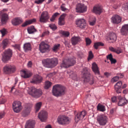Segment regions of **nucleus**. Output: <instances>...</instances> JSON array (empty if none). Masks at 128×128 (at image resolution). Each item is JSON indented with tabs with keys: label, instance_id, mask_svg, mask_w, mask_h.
Segmentation results:
<instances>
[{
	"label": "nucleus",
	"instance_id": "bb28decb",
	"mask_svg": "<svg viewBox=\"0 0 128 128\" xmlns=\"http://www.w3.org/2000/svg\"><path fill=\"white\" fill-rule=\"evenodd\" d=\"M122 85V82L121 81L118 82L115 85V90L118 93L121 92L120 88Z\"/></svg>",
	"mask_w": 128,
	"mask_h": 128
},
{
	"label": "nucleus",
	"instance_id": "b1692460",
	"mask_svg": "<svg viewBox=\"0 0 128 128\" xmlns=\"http://www.w3.org/2000/svg\"><path fill=\"white\" fill-rule=\"evenodd\" d=\"M92 68L93 71L96 74H100V72L99 68L96 63L94 62L92 64Z\"/></svg>",
	"mask_w": 128,
	"mask_h": 128
},
{
	"label": "nucleus",
	"instance_id": "37998d69",
	"mask_svg": "<svg viewBox=\"0 0 128 128\" xmlns=\"http://www.w3.org/2000/svg\"><path fill=\"white\" fill-rule=\"evenodd\" d=\"M60 46V45L59 44H57L54 45V46L53 48H52V50L53 51L56 52V51L59 49Z\"/></svg>",
	"mask_w": 128,
	"mask_h": 128
},
{
	"label": "nucleus",
	"instance_id": "dca6fc26",
	"mask_svg": "<svg viewBox=\"0 0 128 128\" xmlns=\"http://www.w3.org/2000/svg\"><path fill=\"white\" fill-rule=\"evenodd\" d=\"M32 107V105L30 104L26 105L24 109L22 112V114L23 116H26L29 114Z\"/></svg>",
	"mask_w": 128,
	"mask_h": 128
},
{
	"label": "nucleus",
	"instance_id": "423d86ee",
	"mask_svg": "<svg viewBox=\"0 0 128 128\" xmlns=\"http://www.w3.org/2000/svg\"><path fill=\"white\" fill-rule=\"evenodd\" d=\"M42 92L40 89H37L35 88H32L29 94L32 96L36 98H38L41 96Z\"/></svg>",
	"mask_w": 128,
	"mask_h": 128
},
{
	"label": "nucleus",
	"instance_id": "de8ad7c7",
	"mask_svg": "<svg viewBox=\"0 0 128 128\" xmlns=\"http://www.w3.org/2000/svg\"><path fill=\"white\" fill-rule=\"evenodd\" d=\"M49 26L54 30H55L57 28L56 26L54 24H49Z\"/></svg>",
	"mask_w": 128,
	"mask_h": 128
},
{
	"label": "nucleus",
	"instance_id": "0eeeda50",
	"mask_svg": "<svg viewBox=\"0 0 128 128\" xmlns=\"http://www.w3.org/2000/svg\"><path fill=\"white\" fill-rule=\"evenodd\" d=\"M12 55V51L10 49H8L4 52L2 55V60L5 62L9 60L11 57Z\"/></svg>",
	"mask_w": 128,
	"mask_h": 128
},
{
	"label": "nucleus",
	"instance_id": "e433bc0d",
	"mask_svg": "<svg viewBox=\"0 0 128 128\" xmlns=\"http://www.w3.org/2000/svg\"><path fill=\"white\" fill-rule=\"evenodd\" d=\"M28 33L29 34H32L36 32V30L33 26H32L27 29Z\"/></svg>",
	"mask_w": 128,
	"mask_h": 128
},
{
	"label": "nucleus",
	"instance_id": "aec40b11",
	"mask_svg": "<svg viewBox=\"0 0 128 128\" xmlns=\"http://www.w3.org/2000/svg\"><path fill=\"white\" fill-rule=\"evenodd\" d=\"M119 100L118 105L120 106H122L125 105L128 102L127 100L124 98H122L120 96H119L117 97Z\"/></svg>",
	"mask_w": 128,
	"mask_h": 128
},
{
	"label": "nucleus",
	"instance_id": "1a4fd4ad",
	"mask_svg": "<svg viewBox=\"0 0 128 128\" xmlns=\"http://www.w3.org/2000/svg\"><path fill=\"white\" fill-rule=\"evenodd\" d=\"M21 102L18 101H14L12 104L13 109L16 112H19L22 109Z\"/></svg>",
	"mask_w": 128,
	"mask_h": 128
},
{
	"label": "nucleus",
	"instance_id": "412c9836",
	"mask_svg": "<svg viewBox=\"0 0 128 128\" xmlns=\"http://www.w3.org/2000/svg\"><path fill=\"white\" fill-rule=\"evenodd\" d=\"M121 34L123 35L126 36L128 33V24H125L123 26L120 30Z\"/></svg>",
	"mask_w": 128,
	"mask_h": 128
},
{
	"label": "nucleus",
	"instance_id": "ea45409f",
	"mask_svg": "<svg viewBox=\"0 0 128 128\" xmlns=\"http://www.w3.org/2000/svg\"><path fill=\"white\" fill-rule=\"evenodd\" d=\"M42 105V102H39L36 104L35 107L36 112H37L39 110L40 108Z\"/></svg>",
	"mask_w": 128,
	"mask_h": 128
},
{
	"label": "nucleus",
	"instance_id": "6e6d98bb",
	"mask_svg": "<svg viewBox=\"0 0 128 128\" xmlns=\"http://www.w3.org/2000/svg\"><path fill=\"white\" fill-rule=\"evenodd\" d=\"M12 46L14 47V48L18 49L19 50L20 48V46L19 44H15L12 45Z\"/></svg>",
	"mask_w": 128,
	"mask_h": 128
},
{
	"label": "nucleus",
	"instance_id": "cd10ccee",
	"mask_svg": "<svg viewBox=\"0 0 128 128\" xmlns=\"http://www.w3.org/2000/svg\"><path fill=\"white\" fill-rule=\"evenodd\" d=\"M116 34L114 33H112L110 34L108 39V40L110 41L111 42H113L116 40Z\"/></svg>",
	"mask_w": 128,
	"mask_h": 128
},
{
	"label": "nucleus",
	"instance_id": "603ef678",
	"mask_svg": "<svg viewBox=\"0 0 128 128\" xmlns=\"http://www.w3.org/2000/svg\"><path fill=\"white\" fill-rule=\"evenodd\" d=\"M2 43L3 48H5L8 44V40H4Z\"/></svg>",
	"mask_w": 128,
	"mask_h": 128
},
{
	"label": "nucleus",
	"instance_id": "e2e57ef3",
	"mask_svg": "<svg viewBox=\"0 0 128 128\" xmlns=\"http://www.w3.org/2000/svg\"><path fill=\"white\" fill-rule=\"evenodd\" d=\"M32 63L30 61H29L28 64V67H31L32 66Z\"/></svg>",
	"mask_w": 128,
	"mask_h": 128
},
{
	"label": "nucleus",
	"instance_id": "39448f33",
	"mask_svg": "<svg viewBox=\"0 0 128 128\" xmlns=\"http://www.w3.org/2000/svg\"><path fill=\"white\" fill-rule=\"evenodd\" d=\"M58 122L61 124H67L70 122V119L68 117L64 115L60 116L58 118Z\"/></svg>",
	"mask_w": 128,
	"mask_h": 128
},
{
	"label": "nucleus",
	"instance_id": "052dcab7",
	"mask_svg": "<svg viewBox=\"0 0 128 128\" xmlns=\"http://www.w3.org/2000/svg\"><path fill=\"white\" fill-rule=\"evenodd\" d=\"M78 55L79 57L80 58H82L83 56V54L81 52H79L78 54Z\"/></svg>",
	"mask_w": 128,
	"mask_h": 128
},
{
	"label": "nucleus",
	"instance_id": "c85d7f7f",
	"mask_svg": "<svg viewBox=\"0 0 128 128\" xmlns=\"http://www.w3.org/2000/svg\"><path fill=\"white\" fill-rule=\"evenodd\" d=\"M93 12L96 14H100L102 11V8L99 6H95L92 10Z\"/></svg>",
	"mask_w": 128,
	"mask_h": 128
},
{
	"label": "nucleus",
	"instance_id": "bf43d9fd",
	"mask_svg": "<svg viewBox=\"0 0 128 128\" xmlns=\"http://www.w3.org/2000/svg\"><path fill=\"white\" fill-rule=\"evenodd\" d=\"M112 102H117L116 97V96H114L112 98Z\"/></svg>",
	"mask_w": 128,
	"mask_h": 128
},
{
	"label": "nucleus",
	"instance_id": "79ce46f5",
	"mask_svg": "<svg viewBox=\"0 0 128 128\" xmlns=\"http://www.w3.org/2000/svg\"><path fill=\"white\" fill-rule=\"evenodd\" d=\"M104 45V44L102 42H98L94 43V48L96 49H98V47L99 46H103Z\"/></svg>",
	"mask_w": 128,
	"mask_h": 128
},
{
	"label": "nucleus",
	"instance_id": "2f4dec72",
	"mask_svg": "<svg viewBox=\"0 0 128 128\" xmlns=\"http://www.w3.org/2000/svg\"><path fill=\"white\" fill-rule=\"evenodd\" d=\"M51 68L55 66L58 64V60L57 58H50Z\"/></svg>",
	"mask_w": 128,
	"mask_h": 128
},
{
	"label": "nucleus",
	"instance_id": "6e6552de",
	"mask_svg": "<svg viewBox=\"0 0 128 128\" xmlns=\"http://www.w3.org/2000/svg\"><path fill=\"white\" fill-rule=\"evenodd\" d=\"M7 11L6 9H4L0 11V16H1V22L2 24H5L8 19V15L4 12Z\"/></svg>",
	"mask_w": 128,
	"mask_h": 128
},
{
	"label": "nucleus",
	"instance_id": "c03bdc74",
	"mask_svg": "<svg viewBox=\"0 0 128 128\" xmlns=\"http://www.w3.org/2000/svg\"><path fill=\"white\" fill-rule=\"evenodd\" d=\"M60 8L61 10L64 12L68 10V9L65 7V4H63L61 5Z\"/></svg>",
	"mask_w": 128,
	"mask_h": 128
},
{
	"label": "nucleus",
	"instance_id": "20e7f679",
	"mask_svg": "<svg viewBox=\"0 0 128 128\" xmlns=\"http://www.w3.org/2000/svg\"><path fill=\"white\" fill-rule=\"evenodd\" d=\"M97 120L100 125L104 126L106 124L108 118L106 116L103 114H100L97 116Z\"/></svg>",
	"mask_w": 128,
	"mask_h": 128
},
{
	"label": "nucleus",
	"instance_id": "473e14b6",
	"mask_svg": "<svg viewBox=\"0 0 128 128\" xmlns=\"http://www.w3.org/2000/svg\"><path fill=\"white\" fill-rule=\"evenodd\" d=\"M109 50L111 51L116 52L117 54H120L122 52V50L120 48H114L110 46L109 47Z\"/></svg>",
	"mask_w": 128,
	"mask_h": 128
},
{
	"label": "nucleus",
	"instance_id": "a878e982",
	"mask_svg": "<svg viewBox=\"0 0 128 128\" xmlns=\"http://www.w3.org/2000/svg\"><path fill=\"white\" fill-rule=\"evenodd\" d=\"M22 22V19L16 18L13 19L12 20V24L14 26H17L21 23Z\"/></svg>",
	"mask_w": 128,
	"mask_h": 128
},
{
	"label": "nucleus",
	"instance_id": "f704fd0d",
	"mask_svg": "<svg viewBox=\"0 0 128 128\" xmlns=\"http://www.w3.org/2000/svg\"><path fill=\"white\" fill-rule=\"evenodd\" d=\"M36 20V19L34 18L32 20L26 21L22 25V27L25 26L28 24H31L33 22H35Z\"/></svg>",
	"mask_w": 128,
	"mask_h": 128
},
{
	"label": "nucleus",
	"instance_id": "f8f14e48",
	"mask_svg": "<svg viewBox=\"0 0 128 128\" xmlns=\"http://www.w3.org/2000/svg\"><path fill=\"white\" fill-rule=\"evenodd\" d=\"M49 18L48 12L46 11L44 12L41 14L40 21L41 22L45 23L47 21Z\"/></svg>",
	"mask_w": 128,
	"mask_h": 128
},
{
	"label": "nucleus",
	"instance_id": "a18cd8bd",
	"mask_svg": "<svg viewBox=\"0 0 128 128\" xmlns=\"http://www.w3.org/2000/svg\"><path fill=\"white\" fill-rule=\"evenodd\" d=\"M122 9L124 10H128V2L123 5Z\"/></svg>",
	"mask_w": 128,
	"mask_h": 128
},
{
	"label": "nucleus",
	"instance_id": "774afa93",
	"mask_svg": "<svg viewBox=\"0 0 128 128\" xmlns=\"http://www.w3.org/2000/svg\"><path fill=\"white\" fill-rule=\"evenodd\" d=\"M104 74L107 77H108L110 75V74L108 72H105L104 73Z\"/></svg>",
	"mask_w": 128,
	"mask_h": 128
},
{
	"label": "nucleus",
	"instance_id": "a211bd4d",
	"mask_svg": "<svg viewBox=\"0 0 128 128\" xmlns=\"http://www.w3.org/2000/svg\"><path fill=\"white\" fill-rule=\"evenodd\" d=\"M111 22L113 24H118L121 21V18L118 15L113 16L111 18Z\"/></svg>",
	"mask_w": 128,
	"mask_h": 128
},
{
	"label": "nucleus",
	"instance_id": "4c0bfd02",
	"mask_svg": "<svg viewBox=\"0 0 128 128\" xmlns=\"http://www.w3.org/2000/svg\"><path fill=\"white\" fill-rule=\"evenodd\" d=\"M59 32L62 36L64 37H68L70 35V33L68 31L60 30Z\"/></svg>",
	"mask_w": 128,
	"mask_h": 128
},
{
	"label": "nucleus",
	"instance_id": "4d7b16f0",
	"mask_svg": "<svg viewBox=\"0 0 128 128\" xmlns=\"http://www.w3.org/2000/svg\"><path fill=\"white\" fill-rule=\"evenodd\" d=\"M5 113L4 112H0V119L3 118L4 116Z\"/></svg>",
	"mask_w": 128,
	"mask_h": 128
},
{
	"label": "nucleus",
	"instance_id": "393cba45",
	"mask_svg": "<svg viewBox=\"0 0 128 128\" xmlns=\"http://www.w3.org/2000/svg\"><path fill=\"white\" fill-rule=\"evenodd\" d=\"M32 74L30 72L23 70L21 72V76L24 78H28L31 76Z\"/></svg>",
	"mask_w": 128,
	"mask_h": 128
},
{
	"label": "nucleus",
	"instance_id": "3c124183",
	"mask_svg": "<svg viewBox=\"0 0 128 128\" xmlns=\"http://www.w3.org/2000/svg\"><path fill=\"white\" fill-rule=\"evenodd\" d=\"M0 32L2 34V36H4L6 34V30L4 28L1 30H0Z\"/></svg>",
	"mask_w": 128,
	"mask_h": 128
},
{
	"label": "nucleus",
	"instance_id": "338daca9",
	"mask_svg": "<svg viewBox=\"0 0 128 128\" xmlns=\"http://www.w3.org/2000/svg\"><path fill=\"white\" fill-rule=\"evenodd\" d=\"M59 14L58 12H56L52 16L54 18H56L58 15H59Z\"/></svg>",
	"mask_w": 128,
	"mask_h": 128
},
{
	"label": "nucleus",
	"instance_id": "9b49d317",
	"mask_svg": "<svg viewBox=\"0 0 128 128\" xmlns=\"http://www.w3.org/2000/svg\"><path fill=\"white\" fill-rule=\"evenodd\" d=\"M87 6L83 4H78L76 8V11L78 12L83 13L86 11Z\"/></svg>",
	"mask_w": 128,
	"mask_h": 128
},
{
	"label": "nucleus",
	"instance_id": "5fc2aeb1",
	"mask_svg": "<svg viewBox=\"0 0 128 128\" xmlns=\"http://www.w3.org/2000/svg\"><path fill=\"white\" fill-rule=\"evenodd\" d=\"M45 0H36L34 1V2L38 4H42Z\"/></svg>",
	"mask_w": 128,
	"mask_h": 128
},
{
	"label": "nucleus",
	"instance_id": "864d4df0",
	"mask_svg": "<svg viewBox=\"0 0 128 128\" xmlns=\"http://www.w3.org/2000/svg\"><path fill=\"white\" fill-rule=\"evenodd\" d=\"M93 57V55L91 51L89 52V55L88 58V60H89L92 59Z\"/></svg>",
	"mask_w": 128,
	"mask_h": 128
},
{
	"label": "nucleus",
	"instance_id": "f257e3e1",
	"mask_svg": "<svg viewBox=\"0 0 128 128\" xmlns=\"http://www.w3.org/2000/svg\"><path fill=\"white\" fill-rule=\"evenodd\" d=\"M52 92L56 96H61L65 94V88L61 85H56L53 87Z\"/></svg>",
	"mask_w": 128,
	"mask_h": 128
},
{
	"label": "nucleus",
	"instance_id": "8fccbe9b",
	"mask_svg": "<svg viewBox=\"0 0 128 128\" xmlns=\"http://www.w3.org/2000/svg\"><path fill=\"white\" fill-rule=\"evenodd\" d=\"M96 21V19L94 17L92 18V21H89L90 24L91 26H93L95 24Z\"/></svg>",
	"mask_w": 128,
	"mask_h": 128
},
{
	"label": "nucleus",
	"instance_id": "69168bd1",
	"mask_svg": "<svg viewBox=\"0 0 128 128\" xmlns=\"http://www.w3.org/2000/svg\"><path fill=\"white\" fill-rule=\"evenodd\" d=\"M49 32L48 31L45 32H43L42 35L44 36L46 35H48L49 34Z\"/></svg>",
	"mask_w": 128,
	"mask_h": 128
},
{
	"label": "nucleus",
	"instance_id": "ddd939ff",
	"mask_svg": "<svg viewBox=\"0 0 128 128\" xmlns=\"http://www.w3.org/2000/svg\"><path fill=\"white\" fill-rule=\"evenodd\" d=\"M86 113L85 111H83L78 113L75 117V121L77 123L80 120H82L86 115Z\"/></svg>",
	"mask_w": 128,
	"mask_h": 128
},
{
	"label": "nucleus",
	"instance_id": "f3484780",
	"mask_svg": "<svg viewBox=\"0 0 128 128\" xmlns=\"http://www.w3.org/2000/svg\"><path fill=\"white\" fill-rule=\"evenodd\" d=\"M4 71L6 74L13 72L15 70V68L14 65H9L5 66L4 68Z\"/></svg>",
	"mask_w": 128,
	"mask_h": 128
},
{
	"label": "nucleus",
	"instance_id": "7c9ffc66",
	"mask_svg": "<svg viewBox=\"0 0 128 128\" xmlns=\"http://www.w3.org/2000/svg\"><path fill=\"white\" fill-rule=\"evenodd\" d=\"M81 40V39L79 36H74L72 38V44L74 45H76Z\"/></svg>",
	"mask_w": 128,
	"mask_h": 128
},
{
	"label": "nucleus",
	"instance_id": "4468645a",
	"mask_svg": "<svg viewBox=\"0 0 128 128\" xmlns=\"http://www.w3.org/2000/svg\"><path fill=\"white\" fill-rule=\"evenodd\" d=\"M47 113L46 111H42L39 113L38 116L42 122H45L47 118Z\"/></svg>",
	"mask_w": 128,
	"mask_h": 128
},
{
	"label": "nucleus",
	"instance_id": "f03ea898",
	"mask_svg": "<svg viewBox=\"0 0 128 128\" xmlns=\"http://www.w3.org/2000/svg\"><path fill=\"white\" fill-rule=\"evenodd\" d=\"M76 62L74 58L65 59L62 61L60 64L61 68H67L70 66L73 65Z\"/></svg>",
	"mask_w": 128,
	"mask_h": 128
},
{
	"label": "nucleus",
	"instance_id": "c9c22d12",
	"mask_svg": "<svg viewBox=\"0 0 128 128\" xmlns=\"http://www.w3.org/2000/svg\"><path fill=\"white\" fill-rule=\"evenodd\" d=\"M23 47L25 52H27L31 50L30 44L29 43L24 44V45Z\"/></svg>",
	"mask_w": 128,
	"mask_h": 128
},
{
	"label": "nucleus",
	"instance_id": "9d476101",
	"mask_svg": "<svg viewBox=\"0 0 128 128\" xmlns=\"http://www.w3.org/2000/svg\"><path fill=\"white\" fill-rule=\"evenodd\" d=\"M42 80V78L40 76L36 74L34 75L30 80L31 83L37 84L41 83Z\"/></svg>",
	"mask_w": 128,
	"mask_h": 128
},
{
	"label": "nucleus",
	"instance_id": "09e8293b",
	"mask_svg": "<svg viewBox=\"0 0 128 128\" xmlns=\"http://www.w3.org/2000/svg\"><path fill=\"white\" fill-rule=\"evenodd\" d=\"M119 79V77L116 76H115L111 79V81L113 82H115L118 81Z\"/></svg>",
	"mask_w": 128,
	"mask_h": 128
},
{
	"label": "nucleus",
	"instance_id": "4be33fe9",
	"mask_svg": "<svg viewBox=\"0 0 128 128\" xmlns=\"http://www.w3.org/2000/svg\"><path fill=\"white\" fill-rule=\"evenodd\" d=\"M43 66L46 67L51 68V66L50 58H47L42 61Z\"/></svg>",
	"mask_w": 128,
	"mask_h": 128
},
{
	"label": "nucleus",
	"instance_id": "49530a36",
	"mask_svg": "<svg viewBox=\"0 0 128 128\" xmlns=\"http://www.w3.org/2000/svg\"><path fill=\"white\" fill-rule=\"evenodd\" d=\"M85 40L87 46L90 45L92 42L90 39L88 38H85Z\"/></svg>",
	"mask_w": 128,
	"mask_h": 128
},
{
	"label": "nucleus",
	"instance_id": "6ab92c4d",
	"mask_svg": "<svg viewBox=\"0 0 128 128\" xmlns=\"http://www.w3.org/2000/svg\"><path fill=\"white\" fill-rule=\"evenodd\" d=\"M76 24L78 26L81 28H85L86 25L85 20L83 19H82L78 20L76 22Z\"/></svg>",
	"mask_w": 128,
	"mask_h": 128
},
{
	"label": "nucleus",
	"instance_id": "680f3d73",
	"mask_svg": "<svg viewBox=\"0 0 128 128\" xmlns=\"http://www.w3.org/2000/svg\"><path fill=\"white\" fill-rule=\"evenodd\" d=\"M117 76L119 77V78H122L123 77V75L120 73H118L117 74Z\"/></svg>",
	"mask_w": 128,
	"mask_h": 128
},
{
	"label": "nucleus",
	"instance_id": "58836bf2",
	"mask_svg": "<svg viewBox=\"0 0 128 128\" xmlns=\"http://www.w3.org/2000/svg\"><path fill=\"white\" fill-rule=\"evenodd\" d=\"M98 110L104 112L106 110L105 106L101 104H98L97 106Z\"/></svg>",
	"mask_w": 128,
	"mask_h": 128
},
{
	"label": "nucleus",
	"instance_id": "c756f323",
	"mask_svg": "<svg viewBox=\"0 0 128 128\" xmlns=\"http://www.w3.org/2000/svg\"><path fill=\"white\" fill-rule=\"evenodd\" d=\"M66 14H62L58 19V24L60 26H62L64 24V18Z\"/></svg>",
	"mask_w": 128,
	"mask_h": 128
},
{
	"label": "nucleus",
	"instance_id": "5701e85b",
	"mask_svg": "<svg viewBox=\"0 0 128 128\" xmlns=\"http://www.w3.org/2000/svg\"><path fill=\"white\" fill-rule=\"evenodd\" d=\"M35 124L34 120H29L27 121L25 126V128H34Z\"/></svg>",
	"mask_w": 128,
	"mask_h": 128
},
{
	"label": "nucleus",
	"instance_id": "13d9d810",
	"mask_svg": "<svg viewBox=\"0 0 128 128\" xmlns=\"http://www.w3.org/2000/svg\"><path fill=\"white\" fill-rule=\"evenodd\" d=\"M107 58L108 59H109L110 60L113 58L111 54H110L108 55L107 56Z\"/></svg>",
	"mask_w": 128,
	"mask_h": 128
},
{
	"label": "nucleus",
	"instance_id": "2eb2a0df",
	"mask_svg": "<svg viewBox=\"0 0 128 128\" xmlns=\"http://www.w3.org/2000/svg\"><path fill=\"white\" fill-rule=\"evenodd\" d=\"M49 47V46L48 44L44 42H42L40 44L39 50L41 52L44 53L48 50Z\"/></svg>",
	"mask_w": 128,
	"mask_h": 128
},
{
	"label": "nucleus",
	"instance_id": "7ed1b4c3",
	"mask_svg": "<svg viewBox=\"0 0 128 128\" xmlns=\"http://www.w3.org/2000/svg\"><path fill=\"white\" fill-rule=\"evenodd\" d=\"M82 77L84 78V80L88 82L90 84H93L94 82V80L92 79V80H90V79L92 76L90 74L89 70L86 68H84L82 72Z\"/></svg>",
	"mask_w": 128,
	"mask_h": 128
},
{
	"label": "nucleus",
	"instance_id": "0e129e2a",
	"mask_svg": "<svg viewBox=\"0 0 128 128\" xmlns=\"http://www.w3.org/2000/svg\"><path fill=\"white\" fill-rule=\"evenodd\" d=\"M110 61L111 62V64H114L116 62V60L113 58H112L111 60H110Z\"/></svg>",
	"mask_w": 128,
	"mask_h": 128
},
{
	"label": "nucleus",
	"instance_id": "72a5a7b5",
	"mask_svg": "<svg viewBox=\"0 0 128 128\" xmlns=\"http://www.w3.org/2000/svg\"><path fill=\"white\" fill-rule=\"evenodd\" d=\"M67 73L68 74H69L70 76L72 79L75 80H77L76 75L74 72L72 71L68 70L67 71Z\"/></svg>",
	"mask_w": 128,
	"mask_h": 128
},
{
	"label": "nucleus",
	"instance_id": "a19ab883",
	"mask_svg": "<svg viewBox=\"0 0 128 128\" xmlns=\"http://www.w3.org/2000/svg\"><path fill=\"white\" fill-rule=\"evenodd\" d=\"M52 83L48 81H46L44 86V88L45 89H48L51 86Z\"/></svg>",
	"mask_w": 128,
	"mask_h": 128
}]
</instances>
